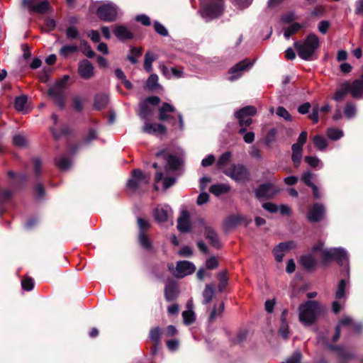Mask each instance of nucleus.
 Masks as SVG:
<instances>
[{
    "mask_svg": "<svg viewBox=\"0 0 363 363\" xmlns=\"http://www.w3.org/2000/svg\"><path fill=\"white\" fill-rule=\"evenodd\" d=\"M350 92L354 98H359L363 94V82L359 79L350 83Z\"/></svg>",
    "mask_w": 363,
    "mask_h": 363,
    "instance_id": "nucleus-28",
    "label": "nucleus"
},
{
    "mask_svg": "<svg viewBox=\"0 0 363 363\" xmlns=\"http://www.w3.org/2000/svg\"><path fill=\"white\" fill-rule=\"evenodd\" d=\"M175 111L173 106L168 103H164L159 110V119L160 121H167L171 119L170 113Z\"/></svg>",
    "mask_w": 363,
    "mask_h": 363,
    "instance_id": "nucleus-27",
    "label": "nucleus"
},
{
    "mask_svg": "<svg viewBox=\"0 0 363 363\" xmlns=\"http://www.w3.org/2000/svg\"><path fill=\"white\" fill-rule=\"evenodd\" d=\"M154 217L159 223L169 222L173 225L172 220V210L168 205H160L154 211Z\"/></svg>",
    "mask_w": 363,
    "mask_h": 363,
    "instance_id": "nucleus-14",
    "label": "nucleus"
},
{
    "mask_svg": "<svg viewBox=\"0 0 363 363\" xmlns=\"http://www.w3.org/2000/svg\"><path fill=\"white\" fill-rule=\"evenodd\" d=\"M78 50V47L74 45H64L60 50V55L63 57H67L71 54L77 52Z\"/></svg>",
    "mask_w": 363,
    "mask_h": 363,
    "instance_id": "nucleus-42",
    "label": "nucleus"
},
{
    "mask_svg": "<svg viewBox=\"0 0 363 363\" xmlns=\"http://www.w3.org/2000/svg\"><path fill=\"white\" fill-rule=\"evenodd\" d=\"M277 134V130L276 128H272L267 132L264 139V143L267 145H270L273 142H274Z\"/></svg>",
    "mask_w": 363,
    "mask_h": 363,
    "instance_id": "nucleus-52",
    "label": "nucleus"
},
{
    "mask_svg": "<svg viewBox=\"0 0 363 363\" xmlns=\"http://www.w3.org/2000/svg\"><path fill=\"white\" fill-rule=\"evenodd\" d=\"M79 73L84 79H89L94 75V66L87 60L81 61L79 64Z\"/></svg>",
    "mask_w": 363,
    "mask_h": 363,
    "instance_id": "nucleus-21",
    "label": "nucleus"
},
{
    "mask_svg": "<svg viewBox=\"0 0 363 363\" xmlns=\"http://www.w3.org/2000/svg\"><path fill=\"white\" fill-rule=\"evenodd\" d=\"M312 141L316 149L321 152L325 151L328 145L327 140L320 135H314L312 138Z\"/></svg>",
    "mask_w": 363,
    "mask_h": 363,
    "instance_id": "nucleus-31",
    "label": "nucleus"
},
{
    "mask_svg": "<svg viewBox=\"0 0 363 363\" xmlns=\"http://www.w3.org/2000/svg\"><path fill=\"white\" fill-rule=\"evenodd\" d=\"M330 28V23L328 21H321L318 26V30L323 33L325 34Z\"/></svg>",
    "mask_w": 363,
    "mask_h": 363,
    "instance_id": "nucleus-63",
    "label": "nucleus"
},
{
    "mask_svg": "<svg viewBox=\"0 0 363 363\" xmlns=\"http://www.w3.org/2000/svg\"><path fill=\"white\" fill-rule=\"evenodd\" d=\"M276 113L278 116L283 118L284 120L287 121H291L292 120V117L289 111L282 106H279L277 109Z\"/></svg>",
    "mask_w": 363,
    "mask_h": 363,
    "instance_id": "nucleus-53",
    "label": "nucleus"
},
{
    "mask_svg": "<svg viewBox=\"0 0 363 363\" xmlns=\"http://www.w3.org/2000/svg\"><path fill=\"white\" fill-rule=\"evenodd\" d=\"M325 215V208L322 204L315 203L308 212L307 218L310 222L316 223L323 219Z\"/></svg>",
    "mask_w": 363,
    "mask_h": 363,
    "instance_id": "nucleus-18",
    "label": "nucleus"
},
{
    "mask_svg": "<svg viewBox=\"0 0 363 363\" xmlns=\"http://www.w3.org/2000/svg\"><path fill=\"white\" fill-rule=\"evenodd\" d=\"M138 241L140 246L144 249L150 250L152 248V242L145 233L139 232Z\"/></svg>",
    "mask_w": 363,
    "mask_h": 363,
    "instance_id": "nucleus-37",
    "label": "nucleus"
},
{
    "mask_svg": "<svg viewBox=\"0 0 363 363\" xmlns=\"http://www.w3.org/2000/svg\"><path fill=\"white\" fill-rule=\"evenodd\" d=\"M113 32L119 40H130L133 38V33L125 26L116 25L113 27Z\"/></svg>",
    "mask_w": 363,
    "mask_h": 363,
    "instance_id": "nucleus-23",
    "label": "nucleus"
},
{
    "mask_svg": "<svg viewBox=\"0 0 363 363\" xmlns=\"http://www.w3.org/2000/svg\"><path fill=\"white\" fill-rule=\"evenodd\" d=\"M304 160L307 164H308L311 167L313 168L318 167L319 169H321L323 167V163L317 157L306 156L305 157Z\"/></svg>",
    "mask_w": 363,
    "mask_h": 363,
    "instance_id": "nucleus-43",
    "label": "nucleus"
},
{
    "mask_svg": "<svg viewBox=\"0 0 363 363\" xmlns=\"http://www.w3.org/2000/svg\"><path fill=\"white\" fill-rule=\"evenodd\" d=\"M287 313H288V311L286 310H284L282 312L281 316V326L279 328V333L285 339L288 338L289 333V326H288V324L286 320Z\"/></svg>",
    "mask_w": 363,
    "mask_h": 363,
    "instance_id": "nucleus-33",
    "label": "nucleus"
},
{
    "mask_svg": "<svg viewBox=\"0 0 363 363\" xmlns=\"http://www.w3.org/2000/svg\"><path fill=\"white\" fill-rule=\"evenodd\" d=\"M294 242L289 241L286 242H281L274 249V255L275 259L277 262H281L284 256V252L287 250L295 247Z\"/></svg>",
    "mask_w": 363,
    "mask_h": 363,
    "instance_id": "nucleus-20",
    "label": "nucleus"
},
{
    "mask_svg": "<svg viewBox=\"0 0 363 363\" xmlns=\"http://www.w3.org/2000/svg\"><path fill=\"white\" fill-rule=\"evenodd\" d=\"M184 323L186 325H190L195 320V314L192 310H186L182 313Z\"/></svg>",
    "mask_w": 363,
    "mask_h": 363,
    "instance_id": "nucleus-47",
    "label": "nucleus"
},
{
    "mask_svg": "<svg viewBox=\"0 0 363 363\" xmlns=\"http://www.w3.org/2000/svg\"><path fill=\"white\" fill-rule=\"evenodd\" d=\"M230 189L228 184H218L212 185L210 187V192L216 196H220L221 194L228 193Z\"/></svg>",
    "mask_w": 363,
    "mask_h": 363,
    "instance_id": "nucleus-32",
    "label": "nucleus"
},
{
    "mask_svg": "<svg viewBox=\"0 0 363 363\" xmlns=\"http://www.w3.org/2000/svg\"><path fill=\"white\" fill-rule=\"evenodd\" d=\"M218 278L220 281V283L218 284V289L220 291H223L228 284V279L226 277L225 273L220 272L218 274Z\"/></svg>",
    "mask_w": 363,
    "mask_h": 363,
    "instance_id": "nucleus-57",
    "label": "nucleus"
},
{
    "mask_svg": "<svg viewBox=\"0 0 363 363\" xmlns=\"http://www.w3.org/2000/svg\"><path fill=\"white\" fill-rule=\"evenodd\" d=\"M232 157L230 152H225L222 154L217 161V166L219 169H224L223 167L228 164Z\"/></svg>",
    "mask_w": 363,
    "mask_h": 363,
    "instance_id": "nucleus-38",
    "label": "nucleus"
},
{
    "mask_svg": "<svg viewBox=\"0 0 363 363\" xmlns=\"http://www.w3.org/2000/svg\"><path fill=\"white\" fill-rule=\"evenodd\" d=\"M21 285L23 289L30 291L33 288V280L31 278H26L22 280Z\"/></svg>",
    "mask_w": 363,
    "mask_h": 363,
    "instance_id": "nucleus-61",
    "label": "nucleus"
},
{
    "mask_svg": "<svg viewBox=\"0 0 363 363\" xmlns=\"http://www.w3.org/2000/svg\"><path fill=\"white\" fill-rule=\"evenodd\" d=\"M56 164L60 170H67L72 164L70 159L67 156H60L56 159Z\"/></svg>",
    "mask_w": 363,
    "mask_h": 363,
    "instance_id": "nucleus-36",
    "label": "nucleus"
},
{
    "mask_svg": "<svg viewBox=\"0 0 363 363\" xmlns=\"http://www.w3.org/2000/svg\"><path fill=\"white\" fill-rule=\"evenodd\" d=\"M157 81L158 77L156 74H151L147 81V86L150 89H155L158 85Z\"/></svg>",
    "mask_w": 363,
    "mask_h": 363,
    "instance_id": "nucleus-56",
    "label": "nucleus"
},
{
    "mask_svg": "<svg viewBox=\"0 0 363 363\" xmlns=\"http://www.w3.org/2000/svg\"><path fill=\"white\" fill-rule=\"evenodd\" d=\"M206 237L211 241L213 246L215 247H218L220 246L218 235L213 230L208 229L206 232Z\"/></svg>",
    "mask_w": 363,
    "mask_h": 363,
    "instance_id": "nucleus-48",
    "label": "nucleus"
},
{
    "mask_svg": "<svg viewBox=\"0 0 363 363\" xmlns=\"http://www.w3.org/2000/svg\"><path fill=\"white\" fill-rule=\"evenodd\" d=\"M23 4L33 11L43 13L49 9V3L47 0H23Z\"/></svg>",
    "mask_w": 363,
    "mask_h": 363,
    "instance_id": "nucleus-19",
    "label": "nucleus"
},
{
    "mask_svg": "<svg viewBox=\"0 0 363 363\" xmlns=\"http://www.w3.org/2000/svg\"><path fill=\"white\" fill-rule=\"evenodd\" d=\"M154 27H155V31L158 34H160L162 36H167L168 35V31L166 29V28L163 25L160 24V23L155 22Z\"/></svg>",
    "mask_w": 363,
    "mask_h": 363,
    "instance_id": "nucleus-58",
    "label": "nucleus"
},
{
    "mask_svg": "<svg viewBox=\"0 0 363 363\" xmlns=\"http://www.w3.org/2000/svg\"><path fill=\"white\" fill-rule=\"evenodd\" d=\"M257 112L255 107L248 106L244 107L235 113L236 118L240 127H248L252 123L250 116H254Z\"/></svg>",
    "mask_w": 363,
    "mask_h": 363,
    "instance_id": "nucleus-11",
    "label": "nucleus"
},
{
    "mask_svg": "<svg viewBox=\"0 0 363 363\" xmlns=\"http://www.w3.org/2000/svg\"><path fill=\"white\" fill-rule=\"evenodd\" d=\"M27 101L28 99L26 96L16 97L14 102L15 108L18 111H23L26 108Z\"/></svg>",
    "mask_w": 363,
    "mask_h": 363,
    "instance_id": "nucleus-45",
    "label": "nucleus"
},
{
    "mask_svg": "<svg viewBox=\"0 0 363 363\" xmlns=\"http://www.w3.org/2000/svg\"><path fill=\"white\" fill-rule=\"evenodd\" d=\"M349 279H341L335 292V301L333 302L332 308L334 313H337L346 300V291L349 287Z\"/></svg>",
    "mask_w": 363,
    "mask_h": 363,
    "instance_id": "nucleus-8",
    "label": "nucleus"
},
{
    "mask_svg": "<svg viewBox=\"0 0 363 363\" xmlns=\"http://www.w3.org/2000/svg\"><path fill=\"white\" fill-rule=\"evenodd\" d=\"M142 50L138 48H133L130 50V54L128 55V59L133 64H135L138 62V58L141 55Z\"/></svg>",
    "mask_w": 363,
    "mask_h": 363,
    "instance_id": "nucleus-49",
    "label": "nucleus"
},
{
    "mask_svg": "<svg viewBox=\"0 0 363 363\" xmlns=\"http://www.w3.org/2000/svg\"><path fill=\"white\" fill-rule=\"evenodd\" d=\"M291 150V160L294 162V166L298 167L300 165L302 159L303 147L298 145H292Z\"/></svg>",
    "mask_w": 363,
    "mask_h": 363,
    "instance_id": "nucleus-30",
    "label": "nucleus"
},
{
    "mask_svg": "<svg viewBox=\"0 0 363 363\" xmlns=\"http://www.w3.org/2000/svg\"><path fill=\"white\" fill-rule=\"evenodd\" d=\"M177 228L180 232H187L190 229L189 214L186 211H182L177 220Z\"/></svg>",
    "mask_w": 363,
    "mask_h": 363,
    "instance_id": "nucleus-24",
    "label": "nucleus"
},
{
    "mask_svg": "<svg viewBox=\"0 0 363 363\" xmlns=\"http://www.w3.org/2000/svg\"><path fill=\"white\" fill-rule=\"evenodd\" d=\"M343 135V131L337 128H328L326 131L327 137L332 140H339Z\"/></svg>",
    "mask_w": 363,
    "mask_h": 363,
    "instance_id": "nucleus-40",
    "label": "nucleus"
},
{
    "mask_svg": "<svg viewBox=\"0 0 363 363\" xmlns=\"http://www.w3.org/2000/svg\"><path fill=\"white\" fill-rule=\"evenodd\" d=\"M150 180V174H143L140 169H134L132 173V177L128 181V187L132 190L142 187L147 184Z\"/></svg>",
    "mask_w": 363,
    "mask_h": 363,
    "instance_id": "nucleus-10",
    "label": "nucleus"
},
{
    "mask_svg": "<svg viewBox=\"0 0 363 363\" xmlns=\"http://www.w3.org/2000/svg\"><path fill=\"white\" fill-rule=\"evenodd\" d=\"M143 130L148 134L160 135L165 133L166 128L163 125L159 123H145L143 128Z\"/></svg>",
    "mask_w": 363,
    "mask_h": 363,
    "instance_id": "nucleus-22",
    "label": "nucleus"
},
{
    "mask_svg": "<svg viewBox=\"0 0 363 363\" xmlns=\"http://www.w3.org/2000/svg\"><path fill=\"white\" fill-rule=\"evenodd\" d=\"M301 26L298 23H294L291 24L288 28L284 30V35L288 39L294 33H296L300 28Z\"/></svg>",
    "mask_w": 363,
    "mask_h": 363,
    "instance_id": "nucleus-46",
    "label": "nucleus"
},
{
    "mask_svg": "<svg viewBox=\"0 0 363 363\" xmlns=\"http://www.w3.org/2000/svg\"><path fill=\"white\" fill-rule=\"evenodd\" d=\"M224 310V304L222 303L218 307H214L210 314L209 319L211 321L214 320L218 316H219Z\"/></svg>",
    "mask_w": 363,
    "mask_h": 363,
    "instance_id": "nucleus-54",
    "label": "nucleus"
},
{
    "mask_svg": "<svg viewBox=\"0 0 363 363\" xmlns=\"http://www.w3.org/2000/svg\"><path fill=\"white\" fill-rule=\"evenodd\" d=\"M160 101V99L157 96H150L140 104L139 116L142 119H148L152 113V108L150 104L155 106Z\"/></svg>",
    "mask_w": 363,
    "mask_h": 363,
    "instance_id": "nucleus-12",
    "label": "nucleus"
},
{
    "mask_svg": "<svg viewBox=\"0 0 363 363\" xmlns=\"http://www.w3.org/2000/svg\"><path fill=\"white\" fill-rule=\"evenodd\" d=\"M178 286L174 281L168 282L164 289V296L167 301L174 299L178 295Z\"/></svg>",
    "mask_w": 363,
    "mask_h": 363,
    "instance_id": "nucleus-25",
    "label": "nucleus"
},
{
    "mask_svg": "<svg viewBox=\"0 0 363 363\" xmlns=\"http://www.w3.org/2000/svg\"><path fill=\"white\" fill-rule=\"evenodd\" d=\"M69 79V77L68 75H65L48 89L49 96L55 100V103L60 108H64L65 104V91L67 87Z\"/></svg>",
    "mask_w": 363,
    "mask_h": 363,
    "instance_id": "nucleus-5",
    "label": "nucleus"
},
{
    "mask_svg": "<svg viewBox=\"0 0 363 363\" xmlns=\"http://www.w3.org/2000/svg\"><path fill=\"white\" fill-rule=\"evenodd\" d=\"M350 92V82H343L340 84L339 88L335 93L333 99L336 101H342Z\"/></svg>",
    "mask_w": 363,
    "mask_h": 363,
    "instance_id": "nucleus-29",
    "label": "nucleus"
},
{
    "mask_svg": "<svg viewBox=\"0 0 363 363\" xmlns=\"http://www.w3.org/2000/svg\"><path fill=\"white\" fill-rule=\"evenodd\" d=\"M108 103V96L106 94H98L94 99V106L96 109L104 108Z\"/></svg>",
    "mask_w": 363,
    "mask_h": 363,
    "instance_id": "nucleus-35",
    "label": "nucleus"
},
{
    "mask_svg": "<svg viewBox=\"0 0 363 363\" xmlns=\"http://www.w3.org/2000/svg\"><path fill=\"white\" fill-rule=\"evenodd\" d=\"M156 59V57L154 53L151 52H147L145 55V61H144V68L147 72H150L152 70V63Z\"/></svg>",
    "mask_w": 363,
    "mask_h": 363,
    "instance_id": "nucleus-41",
    "label": "nucleus"
},
{
    "mask_svg": "<svg viewBox=\"0 0 363 363\" xmlns=\"http://www.w3.org/2000/svg\"><path fill=\"white\" fill-rule=\"evenodd\" d=\"M96 13L99 18L103 21H113L118 15V9L115 4L107 2L98 8Z\"/></svg>",
    "mask_w": 363,
    "mask_h": 363,
    "instance_id": "nucleus-9",
    "label": "nucleus"
},
{
    "mask_svg": "<svg viewBox=\"0 0 363 363\" xmlns=\"http://www.w3.org/2000/svg\"><path fill=\"white\" fill-rule=\"evenodd\" d=\"M66 35L70 40L79 39L80 35L77 28L74 26H69L66 30Z\"/></svg>",
    "mask_w": 363,
    "mask_h": 363,
    "instance_id": "nucleus-51",
    "label": "nucleus"
},
{
    "mask_svg": "<svg viewBox=\"0 0 363 363\" xmlns=\"http://www.w3.org/2000/svg\"><path fill=\"white\" fill-rule=\"evenodd\" d=\"M356 107L352 103H347L344 109V114L346 118H351L356 114Z\"/></svg>",
    "mask_w": 363,
    "mask_h": 363,
    "instance_id": "nucleus-50",
    "label": "nucleus"
},
{
    "mask_svg": "<svg viewBox=\"0 0 363 363\" xmlns=\"http://www.w3.org/2000/svg\"><path fill=\"white\" fill-rule=\"evenodd\" d=\"M137 221L140 229L139 232L145 233V230L150 228V222L147 219L143 218H138Z\"/></svg>",
    "mask_w": 363,
    "mask_h": 363,
    "instance_id": "nucleus-55",
    "label": "nucleus"
},
{
    "mask_svg": "<svg viewBox=\"0 0 363 363\" xmlns=\"http://www.w3.org/2000/svg\"><path fill=\"white\" fill-rule=\"evenodd\" d=\"M182 150L177 149L174 152L169 150H162L156 153L157 157H163L167 160V169H179L182 163Z\"/></svg>",
    "mask_w": 363,
    "mask_h": 363,
    "instance_id": "nucleus-6",
    "label": "nucleus"
},
{
    "mask_svg": "<svg viewBox=\"0 0 363 363\" xmlns=\"http://www.w3.org/2000/svg\"><path fill=\"white\" fill-rule=\"evenodd\" d=\"M223 172L238 182H244L250 179L248 169L240 164H231L228 168L223 169Z\"/></svg>",
    "mask_w": 363,
    "mask_h": 363,
    "instance_id": "nucleus-7",
    "label": "nucleus"
},
{
    "mask_svg": "<svg viewBox=\"0 0 363 363\" xmlns=\"http://www.w3.org/2000/svg\"><path fill=\"white\" fill-rule=\"evenodd\" d=\"M169 269L172 271L173 274L179 278H183L187 275L192 274L196 267L194 264L189 261H179L177 263L175 269L173 271L171 266Z\"/></svg>",
    "mask_w": 363,
    "mask_h": 363,
    "instance_id": "nucleus-13",
    "label": "nucleus"
},
{
    "mask_svg": "<svg viewBox=\"0 0 363 363\" xmlns=\"http://www.w3.org/2000/svg\"><path fill=\"white\" fill-rule=\"evenodd\" d=\"M252 63L247 60H245L238 62L229 70L230 77L228 79L231 82L239 79L243 74L244 71L252 67Z\"/></svg>",
    "mask_w": 363,
    "mask_h": 363,
    "instance_id": "nucleus-15",
    "label": "nucleus"
},
{
    "mask_svg": "<svg viewBox=\"0 0 363 363\" xmlns=\"http://www.w3.org/2000/svg\"><path fill=\"white\" fill-rule=\"evenodd\" d=\"M301 354L300 352H295L291 357L287 359L286 363H300Z\"/></svg>",
    "mask_w": 363,
    "mask_h": 363,
    "instance_id": "nucleus-64",
    "label": "nucleus"
},
{
    "mask_svg": "<svg viewBox=\"0 0 363 363\" xmlns=\"http://www.w3.org/2000/svg\"><path fill=\"white\" fill-rule=\"evenodd\" d=\"M294 46L297 50L299 57L308 60L319 47V38L313 34H309L303 42L296 41Z\"/></svg>",
    "mask_w": 363,
    "mask_h": 363,
    "instance_id": "nucleus-3",
    "label": "nucleus"
},
{
    "mask_svg": "<svg viewBox=\"0 0 363 363\" xmlns=\"http://www.w3.org/2000/svg\"><path fill=\"white\" fill-rule=\"evenodd\" d=\"M223 0H201L200 13L206 21H211L221 15Z\"/></svg>",
    "mask_w": 363,
    "mask_h": 363,
    "instance_id": "nucleus-4",
    "label": "nucleus"
},
{
    "mask_svg": "<svg viewBox=\"0 0 363 363\" xmlns=\"http://www.w3.org/2000/svg\"><path fill=\"white\" fill-rule=\"evenodd\" d=\"M278 191L277 186L267 183L260 185L255 191L256 197L258 199H268L273 196Z\"/></svg>",
    "mask_w": 363,
    "mask_h": 363,
    "instance_id": "nucleus-17",
    "label": "nucleus"
},
{
    "mask_svg": "<svg viewBox=\"0 0 363 363\" xmlns=\"http://www.w3.org/2000/svg\"><path fill=\"white\" fill-rule=\"evenodd\" d=\"M300 262L301 265L307 269H313L316 263L315 259L312 255L302 256Z\"/></svg>",
    "mask_w": 363,
    "mask_h": 363,
    "instance_id": "nucleus-34",
    "label": "nucleus"
},
{
    "mask_svg": "<svg viewBox=\"0 0 363 363\" xmlns=\"http://www.w3.org/2000/svg\"><path fill=\"white\" fill-rule=\"evenodd\" d=\"M161 330L159 327H155L150 330L149 337L150 339L155 342V347L160 342Z\"/></svg>",
    "mask_w": 363,
    "mask_h": 363,
    "instance_id": "nucleus-44",
    "label": "nucleus"
},
{
    "mask_svg": "<svg viewBox=\"0 0 363 363\" xmlns=\"http://www.w3.org/2000/svg\"><path fill=\"white\" fill-rule=\"evenodd\" d=\"M318 112L319 106L315 105L313 106L312 112L308 116L309 118L315 123H318L319 120Z\"/></svg>",
    "mask_w": 363,
    "mask_h": 363,
    "instance_id": "nucleus-60",
    "label": "nucleus"
},
{
    "mask_svg": "<svg viewBox=\"0 0 363 363\" xmlns=\"http://www.w3.org/2000/svg\"><path fill=\"white\" fill-rule=\"evenodd\" d=\"M245 222H246V219L243 216L240 214L232 215L225 219V225L227 228H233Z\"/></svg>",
    "mask_w": 363,
    "mask_h": 363,
    "instance_id": "nucleus-26",
    "label": "nucleus"
},
{
    "mask_svg": "<svg viewBox=\"0 0 363 363\" xmlns=\"http://www.w3.org/2000/svg\"><path fill=\"white\" fill-rule=\"evenodd\" d=\"M218 265L217 259L215 257H211L206 262V266L207 269H216Z\"/></svg>",
    "mask_w": 363,
    "mask_h": 363,
    "instance_id": "nucleus-62",
    "label": "nucleus"
},
{
    "mask_svg": "<svg viewBox=\"0 0 363 363\" xmlns=\"http://www.w3.org/2000/svg\"><path fill=\"white\" fill-rule=\"evenodd\" d=\"M323 311L321 305L315 301H308L298 307L300 322L305 326L312 325Z\"/></svg>",
    "mask_w": 363,
    "mask_h": 363,
    "instance_id": "nucleus-1",
    "label": "nucleus"
},
{
    "mask_svg": "<svg viewBox=\"0 0 363 363\" xmlns=\"http://www.w3.org/2000/svg\"><path fill=\"white\" fill-rule=\"evenodd\" d=\"M342 326H349L353 330L359 332L362 330V325L361 323H356L353 321V320L348 316L344 317L342 318L339 323L337 324L336 327V333L335 335L333 336V341L335 342L338 340L340 335V328Z\"/></svg>",
    "mask_w": 363,
    "mask_h": 363,
    "instance_id": "nucleus-16",
    "label": "nucleus"
},
{
    "mask_svg": "<svg viewBox=\"0 0 363 363\" xmlns=\"http://www.w3.org/2000/svg\"><path fill=\"white\" fill-rule=\"evenodd\" d=\"M214 295V289L213 286L211 284H207L205 287V289L203 292V303L206 304L209 303Z\"/></svg>",
    "mask_w": 363,
    "mask_h": 363,
    "instance_id": "nucleus-39",
    "label": "nucleus"
},
{
    "mask_svg": "<svg viewBox=\"0 0 363 363\" xmlns=\"http://www.w3.org/2000/svg\"><path fill=\"white\" fill-rule=\"evenodd\" d=\"M313 252H320L321 258L323 262L326 263L329 260L333 259L338 263L347 264L348 262V257L346 251L342 248H330L324 249L323 243L318 242L313 247Z\"/></svg>",
    "mask_w": 363,
    "mask_h": 363,
    "instance_id": "nucleus-2",
    "label": "nucleus"
},
{
    "mask_svg": "<svg viewBox=\"0 0 363 363\" xmlns=\"http://www.w3.org/2000/svg\"><path fill=\"white\" fill-rule=\"evenodd\" d=\"M13 141L15 145L23 147L26 143V138L21 135H16L13 137Z\"/></svg>",
    "mask_w": 363,
    "mask_h": 363,
    "instance_id": "nucleus-59",
    "label": "nucleus"
}]
</instances>
